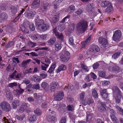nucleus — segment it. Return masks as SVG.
<instances>
[{"mask_svg":"<svg viewBox=\"0 0 123 123\" xmlns=\"http://www.w3.org/2000/svg\"><path fill=\"white\" fill-rule=\"evenodd\" d=\"M35 24L38 30L43 31L46 30L49 28L48 25L44 23V21L42 19L39 18V17L37 15L35 18Z\"/></svg>","mask_w":123,"mask_h":123,"instance_id":"nucleus-1","label":"nucleus"},{"mask_svg":"<svg viewBox=\"0 0 123 123\" xmlns=\"http://www.w3.org/2000/svg\"><path fill=\"white\" fill-rule=\"evenodd\" d=\"M64 28L65 27L63 25H62L58 26V29L59 30L61 31H63L64 29Z\"/></svg>","mask_w":123,"mask_h":123,"instance_id":"nucleus-55","label":"nucleus"},{"mask_svg":"<svg viewBox=\"0 0 123 123\" xmlns=\"http://www.w3.org/2000/svg\"><path fill=\"white\" fill-rule=\"evenodd\" d=\"M98 109L99 111L102 112L106 110V105L105 103L101 102L100 101H98Z\"/></svg>","mask_w":123,"mask_h":123,"instance_id":"nucleus-8","label":"nucleus"},{"mask_svg":"<svg viewBox=\"0 0 123 123\" xmlns=\"http://www.w3.org/2000/svg\"><path fill=\"white\" fill-rule=\"evenodd\" d=\"M64 96L63 93V92L60 91L57 93L54 96V98L57 100H60L63 98Z\"/></svg>","mask_w":123,"mask_h":123,"instance_id":"nucleus-9","label":"nucleus"},{"mask_svg":"<svg viewBox=\"0 0 123 123\" xmlns=\"http://www.w3.org/2000/svg\"><path fill=\"white\" fill-rule=\"evenodd\" d=\"M121 52L119 51L115 52L112 55V58L114 59H116L120 55Z\"/></svg>","mask_w":123,"mask_h":123,"instance_id":"nucleus-34","label":"nucleus"},{"mask_svg":"<svg viewBox=\"0 0 123 123\" xmlns=\"http://www.w3.org/2000/svg\"><path fill=\"white\" fill-rule=\"evenodd\" d=\"M74 9L75 7L74 6H70L68 8V12H73L74 11Z\"/></svg>","mask_w":123,"mask_h":123,"instance_id":"nucleus-41","label":"nucleus"},{"mask_svg":"<svg viewBox=\"0 0 123 123\" xmlns=\"http://www.w3.org/2000/svg\"><path fill=\"white\" fill-rule=\"evenodd\" d=\"M47 119L49 122H53L55 121L56 120V118L53 116H51L50 115H48L47 116Z\"/></svg>","mask_w":123,"mask_h":123,"instance_id":"nucleus-25","label":"nucleus"},{"mask_svg":"<svg viewBox=\"0 0 123 123\" xmlns=\"http://www.w3.org/2000/svg\"><path fill=\"white\" fill-rule=\"evenodd\" d=\"M110 83V82L109 81L105 80L103 82L102 84L104 86H105L109 85Z\"/></svg>","mask_w":123,"mask_h":123,"instance_id":"nucleus-60","label":"nucleus"},{"mask_svg":"<svg viewBox=\"0 0 123 123\" xmlns=\"http://www.w3.org/2000/svg\"><path fill=\"white\" fill-rule=\"evenodd\" d=\"M34 113L38 116H40L42 114L41 111L39 108H37L34 111Z\"/></svg>","mask_w":123,"mask_h":123,"instance_id":"nucleus-40","label":"nucleus"},{"mask_svg":"<svg viewBox=\"0 0 123 123\" xmlns=\"http://www.w3.org/2000/svg\"><path fill=\"white\" fill-rule=\"evenodd\" d=\"M39 77L37 76H34L31 77V80L32 81H33L35 82H38L40 80Z\"/></svg>","mask_w":123,"mask_h":123,"instance_id":"nucleus-32","label":"nucleus"},{"mask_svg":"<svg viewBox=\"0 0 123 123\" xmlns=\"http://www.w3.org/2000/svg\"><path fill=\"white\" fill-rule=\"evenodd\" d=\"M92 95L93 97L95 98H97L98 97V94L96 91L95 89L93 90L92 92Z\"/></svg>","mask_w":123,"mask_h":123,"instance_id":"nucleus-47","label":"nucleus"},{"mask_svg":"<svg viewBox=\"0 0 123 123\" xmlns=\"http://www.w3.org/2000/svg\"><path fill=\"white\" fill-rule=\"evenodd\" d=\"M42 7L45 10V11L48 9V7L49 6V3L46 2H43L41 4Z\"/></svg>","mask_w":123,"mask_h":123,"instance_id":"nucleus-21","label":"nucleus"},{"mask_svg":"<svg viewBox=\"0 0 123 123\" xmlns=\"http://www.w3.org/2000/svg\"><path fill=\"white\" fill-rule=\"evenodd\" d=\"M31 61V60L30 59L26 61H23L21 63V66L22 65L23 67H25V66L29 63Z\"/></svg>","mask_w":123,"mask_h":123,"instance_id":"nucleus-35","label":"nucleus"},{"mask_svg":"<svg viewBox=\"0 0 123 123\" xmlns=\"http://www.w3.org/2000/svg\"><path fill=\"white\" fill-rule=\"evenodd\" d=\"M19 105V102L18 100H15L12 103V106L14 108H15L16 107L18 106Z\"/></svg>","mask_w":123,"mask_h":123,"instance_id":"nucleus-31","label":"nucleus"},{"mask_svg":"<svg viewBox=\"0 0 123 123\" xmlns=\"http://www.w3.org/2000/svg\"><path fill=\"white\" fill-rule=\"evenodd\" d=\"M18 9V6H12L11 7V12L12 13L15 14L16 13Z\"/></svg>","mask_w":123,"mask_h":123,"instance_id":"nucleus-36","label":"nucleus"},{"mask_svg":"<svg viewBox=\"0 0 123 123\" xmlns=\"http://www.w3.org/2000/svg\"><path fill=\"white\" fill-rule=\"evenodd\" d=\"M99 65V64L98 63H96L92 65L93 68L94 69H95L98 68Z\"/></svg>","mask_w":123,"mask_h":123,"instance_id":"nucleus-52","label":"nucleus"},{"mask_svg":"<svg viewBox=\"0 0 123 123\" xmlns=\"http://www.w3.org/2000/svg\"><path fill=\"white\" fill-rule=\"evenodd\" d=\"M6 92L5 96L8 99L10 100L13 99L12 95L10 91H6Z\"/></svg>","mask_w":123,"mask_h":123,"instance_id":"nucleus-16","label":"nucleus"},{"mask_svg":"<svg viewBox=\"0 0 123 123\" xmlns=\"http://www.w3.org/2000/svg\"><path fill=\"white\" fill-rule=\"evenodd\" d=\"M7 18V15L6 13L3 12L0 14V19L4 20L6 19Z\"/></svg>","mask_w":123,"mask_h":123,"instance_id":"nucleus-28","label":"nucleus"},{"mask_svg":"<svg viewBox=\"0 0 123 123\" xmlns=\"http://www.w3.org/2000/svg\"><path fill=\"white\" fill-rule=\"evenodd\" d=\"M91 77L93 79H96L97 76L94 73H91Z\"/></svg>","mask_w":123,"mask_h":123,"instance_id":"nucleus-64","label":"nucleus"},{"mask_svg":"<svg viewBox=\"0 0 123 123\" xmlns=\"http://www.w3.org/2000/svg\"><path fill=\"white\" fill-rule=\"evenodd\" d=\"M62 45L60 43L56 42L55 44V49L57 51L60 50L62 47Z\"/></svg>","mask_w":123,"mask_h":123,"instance_id":"nucleus-29","label":"nucleus"},{"mask_svg":"<svg viewBox=\"0 0 123 123\" xmlns=\"http://www.w3.org/2000/svg\"><path fill=\"white\" fill-rule=\"evenodd\" d=\"M18 84L17 82H13L9 83L8 85V86L11 88H12L13 87L16 86Z\"/></svg>","mask_w":123,"mask_h":123,"instance_id":"nucleus-43","label":"nucleus"},{"mask_svg":"<svg viewBox=\"0 0 123 123\" xmlns=\"http://www.w3.org/2000/svg\"><path fill=\"white\" fill-rule=\"evenodd\" d=\"M105 75V72L104 71L100 72L99 73V76L102 77H104Z\"/></svg>","mask_w":123,"mask_h":123,"instance_id":"nucleus-48","label":"nucleus"},{"mask_svg":"<svg viewBox=\"0 0 123 123\" xmlns=\"http://www.w3.org/2000/svg\"><path fill=\"white\" fill-rule=\"evenodd\" d=\"M62 86V83L61 82H57L55 81L52 82L50 85L51 90L52 92H54V89L56 88V86L61 87Z\"/></svg>","mask_w":123,"mask_h":123,"instance_id":"nucleus-7","label":"nucleus"},{"mask_svg":"<svg viewBox=\"0 0 123 123\" xmlns=\"http://www.w3.org/2000/svg\"><path fill=\"white\" fill-rule=\"evenodd\" d=\"M91 37H87L86 39V40L84 41L81 42V44L82 47H84L86 45L90 42L91 39Z\"/></svg>","mask_w":123,"mask_h":123,"instance_id":"nucleus-17","label":"nucleus"},{"mask_svg":"<svg viewBox=\"0 0 123 123\" xmlns=\"http://www.w3.org/2000/svg\"><path fill=\"white\" fill-rule=\"evenodd\" d=\"M39 37V35L37 34L34 35L32 37V39L34 40H37Z\"/></svg>","mask_w":123,"mask_h":123,"instance_id":"nucleus-62","label":"nucleus"},{"mask_svg":"<svg viewBox=\"0 0 123 123\" xmlns=\"http://www.w3.org/2000/svg\"><path fill=\"white\" fill-rule=\"evenodd\" d=\"M116 108L118 110L119 112L121 115H123V109L118 106H117Z\"/></svg>","mask_w":123,"mask_h":123,"instance_id":"nucleus-51","label":"nucleus"},{"mask_svg":"<svg viewBox=\"0 0 123 123\" xmlns=\"http://www.w3.org/2000/svg\"><path fill=\"white\" fill-rule=\"evenodd\" d=\"M69 116L70 118L72 119H74L76 117V116L73 113H69Z\"/></svg>","mask_w":123,"mask_h":123,"instance_id":"nucleus-58","label":"nucleus"},{"mask_svg":"<svg viewBox=\"0 0 123 123\" xmlns=\"http://www.w3.org/2000/svg\"><path fill=\"white\" fill-rule=\"evenodd\" d=\"M81 68H82V71L84 72H88L89 69L87 66L84 64H82L81 65Z\"/></svg>","mask_w":123,"mask_h":123,"instance_id":"nucleus-24","label":"nucleus"},{"mask_svg":"<svg viewBox=\"0 0 123 123\" xmlns=\"http://www.w3.org/2000/svg\"><path fill=\"white\" fill-rule=\"evenodd\" d=\"M56 67L55 63H53L49 68L48 72L50 73H52Z\"/></svg>","mask_w":123,"mask_h":123,"instance_id":"nucleus-26","label":"nucleus"},{"mask_svg":"<svg viewBox=\"0 0 123 123\" xmlns=\"http://www.w3.org/2000/svg\"><path fill=\"white\" fill-rule=\"evenodd\" d=\"M93 113L89 112H86V121L90 122V121H91L92 119L93 118Z\"/></svg>","mask_w":123,"mask_h":123,"instance_id":"nucleus-11","label":"nucleus"},{"mask_svg":"<svg viewBox=\"0 0 123 123\" xmlns=\"http://www.w3.org/2000/svg\"><path fill=\"white\" fill-rule=\"evenodd\" d=\"M35 13V12L34 11L33 12L29 11L26 12L25 13V14L27 15V17L28 18H32L34 17Z\"/></svg>","mask_w":123,"mask_h":123,"instance_id":"nucleus-14","label":"nucleus"},{"mask_svg":"<svg viewBox=\"0 0 123 123\" xmlns=\"http://www.w3.org/2000/svg\"><path fill=\"white\" fill-rule=\"evenodd\" d=\"M66 69V66L63 64L62 65L59 67L56 70V72L58 73L60 72L61 71L64 70Z\"/></svg>","mask_w":123,"mask_h":123,"instance_id":"nucleus-22","label":"nucleus"},{"mask_svg":"<svg viewBox=\"0 0 123 123\" xmlns=\"http://www.w3.org/2000/svg\"><path fill=\"white\" fill-rule=\"evenodd\" d=\"M29 22L28 21H27L25 23V25L26 26H29L30 29L31 31H33L35 29V27L33 24L29 25Z\"/></svg>","mask_w":123,"mask_h":123,"instance_id":"nucleus-30","label":"nucleus"},{"mask_svg":"<svg viewBox=\"0 0 123 123\" xmlns=\"http://www.w3.org/2000/svg\"><path fill=\"white\" fill-rule=\"evenodd\" d=\"M14 42L13 41L9 42L8 43L6 46V48H8L10 47L13 46L14 44Z\"/></svg>","mask_w":123,"mask_h":123,"instance_id":"nucleus-38","label":"nucleus"},{"mask_svg":"<svg viewBox=\"0 0 123 123\" xmlns=\"http://www.w3.org/2000/svg\"><path fill=\"white\" fill-rule=\"evenodd\" d=\"M100 50L99 48L96 45H92L91 47L90 50L92 52H96L99 51Z\"/></svg>","mask_w":123,"mask_h":123,"instance_id":"nucleus-12","label":"nucleus"},{"mask_svg":"<svg viewBox=\"0 0 123 123\" xmlns=\"http://www.w3.org/2000/svg\"><path fill=\"white\" fill-rule=\"evenodd\" d=\"M99 43L102 45L101 46V48H105L108 46V43L106 39L101 37L98 39Z\"/></svg>","mask_w":123,"mask_h":123,"instance_id":"nucleus-6","label":"nucleus"},{"mask_svg":"<svg viewBox=\"0 0 123 123\" xmlns=\"http://www.w3.org/2000/svg\"><path fill=\"white\" fill-rule=\"evenodd\" d=\"M39 85L38 84H33L32 85V88L33 89H39Z\"/></svg>","mask_w":123,"mask_h":123,"instance_id":"nucleus-44","label":"nucleus"},{"mask_svg":"<svg viewBox=\"0 0 123 123\" xmlns=\"http://www.w3.org/2000/svg\"><path fill=\"white\" fill-rule=\"evenodd\" d=\"M66 119L65 117H62L61 119L60 122L61 123H65L66 121Z\"/></svg>","mask_w":123,"mask_h":123,"instance_id":"nucleus-63","label":"nucleus"},{"mask_svg":"<svg viewBox=\"0 0 123 123\" xmlns=\"http://www.w3.org/2000/svg\"><path fill=\"white\" fill-rule=\"evenodd\" d=\"M17 72V71L15 70L14 72L10 76V78L11 79L14 78V76H15L16 75Z\"/></svg>","mask_w":123,"mask_h":123,"instance_id":"nucleus-56","label":"nucleus"},{"mask_svg":"<svg viewBox=\"0 0 123 123\" xmlns=\"http://www.w3.org/2000/svg\"><path fill=\"white\" fill-rule=\"evenodd\" d=\"M25 117V115H24L22 116H16V118L18 120L20 121H22L23 120V118H24Z\"/></svg>","mask_w":123,"mask_h":123,"instance_id":"nucleus-54","label":"nucleus"},{"mask_svg":"<svg viewBox=\"0 0 123 123\" xmlns=\"http://www.w3.org/2000/svg\"><path fill=\"white\" fill-rule=\"evenodd\" d=\"M122 33L121 31L119 30H116L113 34L112 38L115 41L120 40L121 38Z\"/></svg>","mask_w":123,"mask_h":123,"instance_id":"nucleus-5","label":"nucleus"},{"mask_svg":"<svg viewBox=\"0 0 123 123\" xmlns=\"http://www.w3.org/2000/svg\"><path fill=\"white\" fill-rule=\"evenodd\" d=\"M48 86V84L46 82H44L42 83L41 85V86L44 89L47 88Z\"/></svg>","mask_w":123,"mask_h":123,"instance_id":"nucleus-45","label":"nucleus"},{"mask_svg":"<svg viewBox=\"0 0 123 123\" xmlns=\"http://www.w3.org/2000/svg\"><path fill=\"white\" fill-rule=\"evenodd\" d=\"M67 109L69 111H73L74 109V107L73 105H68L67 107Z\"/></svg>","mask_w":123,"mask_h":123,"instance_id":"nucleus-53","label":"nucleus"},{"mask_svg":"<svg viewBox=\"0 0 123 123\" xmlns=\"http://www.w3.org/2000/svg\"><path fill=\"white\" fill-rule=\"evenodd\" d=\"M75 28V24L74 23H72L70 26L68 30V34H70L74 31Z\"/></svg>","mask_w":123,"mask_h":123,"instance_id":"nucleus-20","label":"nucleus"},{"mask_svg":"<svg viewBox=\"0 0 123 123\" xmlns=\"http://www.w3.org/2000/svg\"><path fill=\"white\" fill-rule=\"evenodd\" d=\"M55 36H56L57 39L59 40L62 41H64V36L62 33H58Z\"/></svg>","mask_w":123,"mask_h":123,"instance_id":"nucleus-27","label":"nucleus"},{"mask_svg":"<svg viewBox=\"0 0 123 123\" xmlns=\"http://www.w3.org/2000/svg\"><path fill=\"white\" fill-rule=\"evenodd\" d=\"M56 39L55 37H53L51 38L48 41V43L49 44L52 45L54 43H55L56 41Z\"/></svg>","mask_w":123,"mask_h":123,"instance_id":"nucleus-33","label":"nucleus"},{"mask_svg":"<svg viewBox=\"0 0 123 123\" xmlns=\"http://www.w3.org/2000/svg\"><path fill=\"white\" fill-rule=\"evenodd\" d=\"M21 29L22 31L25 33H28L29 32V30L24 26H22L21 28Z\"/></svg>","mask_w":123,"mask_h":123,"instance_id":"nucleus-42","label":"nucleus"},{"mask_svg":"<svg viewBox=\"0 0 123 123\" xmlns=\"http://www.w3.org/2000/svg\"><path fill=\"white\" fill-rule=\"evenodd\" d=\"M111 4V3L108 1H104L101 3L100 5L102 7H105Z\"/></svg>","mask_w":123,"mask_h":123,"instance_id":"nucleus-19","label":"nucleus"},{"mask_svg":"<svg viewBox=\"0 0 123 123\" xmlns=\"http://www.w3.org/2000/svg\"><path fill=\"white\" fill-rule=\"evenodd\" d=\"M59 14L58 13L55 15L53 18L52 20V22L55 23L59 20Z\"/></svg>","mask_w":123,"mask_h":123,"instance_id":"nucleus-18","label":"nucleus"},{"mask_svg":"<svg viewBox=\"0 0 123 123\" xmlns=\"http://www.w3.org/2000/svg\"><path fill=\"white\" fill-rule=\"evenodd\" d=\"M36 120V117L35 116L33 115L30 117L29 121L30 123H33Z\"/></svg>","mask_w":123,"mask_h":123,"instance_id":"nucleus-39","label":"nucleus"},{"mask_svg":"<svg viewBox=\"0 0 123 123\" xmlns=\"http://www.w3.org/2000/svg\"><path fill=\"white\" fill-rule=\"evenodd\" d=\"M88 24L87 22L84 20L79 22L77 26V31L79 33H83L87 28Z\"/></svg>","mask_w":123,"mask_h":123,"instance_id":"nucleus-2","label":"nucleus"},{"mask_svg":"<svg viewBox=\"0 0 123 123\" xmlns=\"http://www.w3.org/2000/svg\"><path fill=\"white\" fill-rule=\"evenodd\" d=\"M0 7L1 9L3 10H5L7 8V6L4 4H2L0 5Z\"/></svg>","mask_w":123,"mask_h":123,"instance_id":"nucleus-61","label":"nucleus"},{"mask_svg":"<svg viewBox=\"0 0 123 123\" xmlns=\"http://www.w3.org/2000/svg\"><path fill=\"white\" fill-rule=\"evenodd\" d=\"M116 95L117 97H116L115 99L116 102L118 103L120 102V99L121 98V94Z\"/></svg>","mask_w":123,"mask_h":123,"instance_id":"nucleus-46","label":"nucleus"},{"mask_svg":"<svg viewBox=\"0 0 123 123\" xmlns=\"http://www.w3.org/2000/svg\"><path fill=\"white\" fill-rule=\"evenodd\" d=\"M40 3V0H35L33 2L32 4L33 6H35L36 5L39 4Z\"/></svg>","mask_w":123,"mask_h":123,"instance_id":"nucleus-50","label":"nucleus"},{"mask_svg":"<svg viewBox=\"0 0 123 123\" xmlns=\"http://www.w3.org/2000/svg\"><path fill=\"white\" fill-rule=\"evenodd\" d=\"M61 61L63 62H67L69 60L70 53L66 50L62 52L60 55Z\"/></svg>","mask_w":123,"mask_h":123,"instance_id":"nucleus-3","label":"nucleus"},{"mask_svg":"<svg viewBox=\"0 0 123 123\" xmlns=\"http://www.w3.org/2000/svg\"><path fill=\"white\" fill-rule=\"evenodd\" d=\"M105 9V12L107 13H109L111 12L113 10V8L112 5L111 4L108 6Z\"/></svg>","mask_w":123,"mask_h":123,"instance_id":"nucleus-23","label":"nucleus"},{"mask_svg":"<svg viewBox=\"0 0 123 123\" xmlns=\"http://www.w3.org/2000/svg\"><path fill=\"white\" fill-rule=\"evenodd\" d=\"M113 70L115 71L116 73L119 72V67L117 66H115L113 67Z\"/></svg>","mask_w":123,"mask_h":123,"instance_id":"nucleus-49","label":"nucleus"},{"mask_svg":"<svg viewBox=\"0 0 123 123\" xmlns=\"http://www.w3.org/2000/svg\"><path fill=\"white\" fill-rule=\"evenodd\" d=\"M24 91L25 90L23 89H17L14 90L13 92V93L14 95L18 96L23 93Z\"/></svg>","mask_w":123,"mask_h":123,"instance_id":"nucleus-10","label":"nucleus"},{"mask_svg":"<svg viewBox=\"0 0 123 123\" xmlns=\"http://www.w3.org/2000/svg\"><path fill=\"white\" fill-rule=\"evenodd\" d=\"M107 93V89H104L101 90L100 91V93L101 95H103L105 93Z\"/></svg>","mask_w":123,"mask_h":123,"instance_id":"nucleus-59","label":"nucleus"},{"mask_svg":"<svg viewBox=\"0 0 123 123\" xmlns=\"http://www.w3.org/2000/svg\"><path fill=\"white\" fill-rule=\"evenodd\" d=\"M42 65H41V68L42 69L46 71V69L49 66L48 64H46V63L42 62Z\"/></svg>","mask_w":123,"mask_h":123,"instance_id":"nucleus-37","label":"nucleus"},{"mask_svg":"<svg viewBox=\"0 0 123 123\" xmlns=\"http://www.w3.org/2000/svg\"><path fill=\"white\" fill-rule=\"evenodd\" d=\"M0 106L2 110L5 112H8L11 109L10 105L6 101H2L0 103Z\"/></svg>","mask_w":123,"mask_h":123,"instance_id":"nucleus-4","label":"nucleus"},{"mask_svg":"<svg viewBox=\"0 0 123 123\" xmlns=\"http://www.w3.org/2000/svg\"><path fill=\"white\" fill-rule=\"evenodd\" d=\"M94 9L93 4H88L87 6L86 10L88 12L92 11Z\"/></svg>","mask_w":123,"mask_h":123,"instance_id":"nucleus-13","label":"nucleus"},{"mask_svg":"<svg viewBox=\"0 0 123 123\" xmlns=\"http://www.w3.org/2000/svg\"><path fill=\"white\" fill-rule=\"evenodd\" d=\"M112 90L116 95L121 94V92L118 88L116 86H113L112 88Z\"/></svg>","mask_w":123,"mask_h":123,"instance_id":"nucleus-15","label":"nucleus"},{"mask_svg":"<svg viewBox=\"0 0 123 123\" xmlns=\"http://www.w3.org/2000/svg\"><path fill=\"white\" fill-rule=\"evenodd\" d=\"M85 95V93L84 92H82L80 94V98L81 100H84Z\"/></svg>","mask_w":123,"mask_h":123,"instance_id":"nucleus-57","label":"nucleus"}]
</instances>
